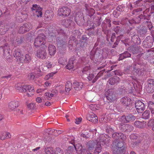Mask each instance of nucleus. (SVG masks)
<instances>
[{"label": "nucleus", "instance_id": "obj_1", "mask_svg": "<svg viewBox=\"0 0 154 154\" xmlns=\"http://www.w3.org/2000/svg\"><path fill=\"white\" fill-rule=\"evenodd\" d=\"M88 145V149H83L81 152V154H92L91 152H92L94 149H95L94 154H99L101 151L102 147L97 141H89Z\"/></svg>", "mask_w": 154, "mask_h": 154}, {"label": "nucleus", "instance_id": "obj_2", "mask_svg": "<svg viewBox=\"0 0 154 154\" xmlns=\"http://www.w3.org/2000/svg\"><path fill=\"white\" fill-rule=\"evenodd\" d=\"M113 154H119L121 152L122 153L125 149L123 141L117 140L113 142Z\"/></svg>", "mask_w": 154, "mask_h": 154}, {"label": "nucleus", "instance_id": "obj_3", "mask_svg": "<svg viewBox=\"0 0 154 154\" xmlns=\"http://www.w3.org/2000/svg\"><path fill=\"white\" fill-rule=\"evenodd\" d=\"M45 36L43 34L41 33L39 34L35 40V46L37 47L45 45Z\"/></svg>", "mask_w": 154, "mask_h": 154}, {"label": "nucleus", "instance_id": "obj_4", "mask_svg": "<svg viewBox=\"0 0 154 154\" xmlns=\"http://www.w3.org/2000/svg\"><path fill=\"white\" fill-rule=\"evenodd\" d=\"M109 140L110 137L108 135L105 134H103L100 135L99 138L97 140L93 141L94 142L97 141L98 143L101 145L100 143L102 145L107 144L109 142Z\"/></svg>", "mask_w": 154, "mask_h": 154}, {"label": "nucleus", "instance_id": "obj_5", "mask_svg": "<svg viewBox=\"0 0 154 154\" xmlns=\"http://www.w3.org/2000/svg\"><path fill=\"white\" fill-rule=\"evenodd\" d=\"M135 107L138 113H142L145 108L144 104L140 100H137L136 101Z\"/></svg>", "mask_w": 154, "mask_h": 154}, {"label": "nucleus", "instance_id": "obj_6", "mask_svg": "<svg viewBox=\"0 0 154 154\" xmlns=\"http://www.w3.org/2000/svg\"><path fill=\"white\" fill-rule=\"evenodd\" d=\"M70 12V10L68 8L65 7H63L60 8L58 11V15L60 16H68Z\"/></svg>", "mask_w": 154, "mask_h": 154}, {"label": "nucleus", "instance_id": "obj_7", "mask_svg": "<svg viewBox=\"0 0 154 154\" xmlns=\"http://www.w3.org/2000/svg\"><path fill=\"white\" fill-rule=\"evenodd\" d=\"M120 119L123 122L127 123L133 122L135 119V117L132 115H129L127 116L123 115L121 117Z\"/></svg>", "mask_w": 154, "mask_h": 154}, {"label": "nucleus", "instance_id": "obj_8", "mask_svg": "<svg viewBox=\"0 0 154 154\" xmlns=\"http://www.w3.org/2000/svg\"><path fill=\"white\" fill-rule=\"evenodd\" d=\"M32 10L33 11L34 13H35V15L38 17H41L42 14V9L37 5H33L32 7L31 8Z\"/></svg>", "mask_w": 154, "mask_h": 154}, {"label": "nucleus", "instance_id": "obj_9", "mask_svg": "<svg viewBox=\"0 0 154 154\" xmlns=\"http://www.w3.org/2000/svg\"><path fill=\"white\" fill-rule=\"evenodd\" d=\"M32 26L30 23H26L21 26L19 29L18 32L20 33H23L32 29Z\"/></svg>", "mask_w": 154, "mask_h": 154}, {"label": "nucleus", "instance_id": "obj_10", "mask_svg": "<svg viewBox=\"0 0 154 154\" xmlns=\"http://www.w3.org/2000/svg\"><path fill=\"white\" fill-rule=\"evenodd\" d=\"M154 81L152 79H150L148 81L149 84L147 87H146V90L148 93H152L154 91V85H153Z\"/></svg>", "mask_w": 154, "mask_h": 154}, {"label": "nucleus", "instance_id": "obj_11", "mask_svg": "<svg viewBox=\"0 0 154 154\" xmlns=\"http://www.w3.org/2000/svg\"><path fill=\"white\" fill-rule=\"evenodd\" d=\"M19 105V102L18 101H12L9 103L8 108L11 110L15 111Z\"/></svg>", "mask_w": 154, "mask_h": 154}, {"label": "nucleus", "instance_id": "obj_12", "mask_svg": "<svg viewBox=\"0 0 154 154\" xmlns=\"http://www.w3.org/2000/svg\"><path fill=\"white\" fill-rule=\"evenodd\" d=\"M87 119L89 121L94 123L98 122L97 118L96 115L94 113H91L88 115Z\"/></svg>", "mask_w": 154, "mask_h": 154}, {"label": "nucleus", "instance_id": "obj_13", "mask_svg": "<svg viewBox=\"0 0 154 154\" xmlns=\"http://www.w3.org/2000/svg\"><path fill=\"white\" fill-rule=\"evenodd\" d=\"M31 54H26L24 56H22L19 58V60L22 63H28L31 60Z\"/></svg>", "mask_w": 154, "mask_h": 154}, {"label": "nucleus", "instance_id": "obj_14", "mask_svg": "<svg viewBox=\"0 0 154 154\" xmlns=\"http://www.w3.org/2000/svg\"><path fill=\"white\" fill-rule=\"evenodd\" d=\"M112 137L115 139L120 140L121 139L124 140L126 139V137L121 133H115L112 134Z\"/></svg>", "mask_w": 154, "mask_h": 154}, {"label": "nucleus", "instance_id": "obj_15", "mask_svg": "<svg viewBox=\"0 0 154 154\" xmlns=\"http://www.w3.org/2000/svg\"><path fill=\"white\" fill-rule=\"evenodd\" d=\"M47 53L46 51L44 49L43 50H39L37 51L36 54V56L39 58L44 59L46 57Z\"/></svg>", "mask_w": 154, "mask_h": 154}, {"label": "nucleus", "instance_id": "obj_16", "mask_svg": "<svg viewBox=\"0 0 154 154\" xmlns=\"http://www.w3.org/2000/svg\"><path fill=\"white\" fill-rule=\"evenodd\" d=\"M76 63L75 60L73 58H71L69 61V63L66 66L67 69H71L75 67Z\"/></svg>", "mask_w": 154, "mask_h": 154}, {"label": "nucleus", "instance_id": "obj_17", "mask_svg": "<svg viewBox=\"0 0 154 154\" xmlns=\"http://www.w3.org/2000/svg\"><path fill=\"white\" fill-rule=\"evenodd\" d=\"M83 84L82 82H75L73 83V86L75 90L79 91L83 87Z\"/></svg>", "mask_w": 154, "mask_h": 154}, {"label": "nucleus", "instance_id": "obj_18", "mask_svg": "<svg viewBox=\"0 0 154 154\" xmlns=\"http://www.w3.org/2000/svg\"><path fill=\"white\" fill-rule=\"evenodd\" d=\"M121 101L124 106H128L131 103V101L129 97H123L122 98Z\"/></svg>", "mask_w": 154, "mask_h": 154}, {"label": "nucleus", "instance_id": "obj_19", "mask_svg": "<svg viewBox=\"0 0 154 154\" xmlns=\"http://www.w3.org/2000/svg\"><path fill=\"white\" fill-rule=\"evenodd\" d=\"M71 143L74 144V146L75 147V150L77 151V153L78 154H81V152L83 149H82V145L80 143H78L75 145L74 144V141H72Z\"/></svg>", "mask_w": 154, "mask_h": 154}, {"label": "nucleus", "instance_id": "obj_20", "mask_svg": "<svg viewBox=\"0 0 154 154\" xmlns=\"http://www.w3.org/2000/svg\"><path fill=\"white\" fill-rule=\"evenodd\" d=\"M15 88L20 92H23L26 91L25 85L22 86L20 83H18L15 85Z\"/></svg>", "mask_w": 154, "mask_h": 154}, {"label": "nucleus", "instance_id": "obj_21", "mask_svg": "<svg viewBox=\"0 0 154 154\" xmlns=\"http://www.w3.org/2000/svg\"><path fill=\"white\" fill-rule=\"evenodd\" d=\"M48 51L49 53L51 55H54L56 52V49L54 46L50 45L48 47Z\"/></svg>", "mask_w": 154, "mask_h": 154}, {"label": "nucleus", "instance_id": "obj_22", "mask_svg": "<svg viewBox=\"0 0 154 154\" xmlns=\"http://www.w3.org/2000/svg\"><path fill=\"white\" fill-rule=\"evenodd\" d=\"M25 88L26 89V91H28L30 93V94H29L30 96L33 95L35 90L32 86L30 85H25Z\"/></svg>", "mask_w": 154, "mask_h": 154}, {"label": "nucleus", "instance_id": "obj_23", "mask_svg": "<svg viewBox=\"0 0 154 154\" xmlns=\"http://www.w3.org/2000/svg\"><path fill=\"white\" fill-rule=\"evenodd\" d=\"M62 24L65 27H69L73 22L70 19H67L63 20L62 22Z\"/></svg>", "mask_w": 154, "mask_h": 154}, {"label": "nucleus", "instance_id": "obj_24", "mask_svg": "<svg viewBox=\"0 0 154 154\" xmlns=\"http://www.w3.org/2000/svg\"><path fill=\"white\" fill-rule=\"evenodd\" d=\"M145 125V123L144 122L136 121L134 123V126L136 127L139 128H144Z\"/></svg>", "mask_w": 154, "mask_h": 154}, {"label": "nucleus", "instance_id": "obj_25", "mask_svg": "<svg viewBox=\"0 0 154 154\" xmlns=\"http://www.w3.org/2000/svg\"><path fill=\"white\" fill-rule=\"evenodd\" d=\"M11 137V135L8 132H4L0 136V139L2 140H4Z\"/></svg>", "mask_w": 154, "mask_h": 154}, {"label": "nucleus", "instance_id": "obj_26", "mask_svg": "<svg viewBox=\"0 0 154 154\" xmlns=\"http://www.w3.org/2000/svg\"><path fill=\"white\" fill-rule=\"evenodd\" d=\"M72 87V84L71 82H67L65 86V93L67 94L70 91Z\"/></svg>", "mask_w": 154, "mask_h": 154}, {"label": "nucleus", "instance_id": "obj_27", "mask_svg": "<svg viewBox=\"0 0 154 154\" xmlns=\"http://www.w3.org/2000/svg\"><path fill=\"white\" fill-rule=\"evenodd\" d=\"M131 54L128 52H125L123 54H122L120 55V57L119 58V60H123L125 58L128 57H130L131 56Z\"/></svg>", "mask_w": 154, "mask_h": 154}, {"label": "nucleus", "instance_id": "obj_28", "mask_svg": "<svg viewBox=\"0 0 154 154\" xmlns=\"http://www.w3.org/2000/svg\"><path fill=\"white\" fill-rule=\"evenodd\" d=\"M148 107L152 114H154V103L152 101H149L148 103Z\"/></svg>", "mask_w": 154, "mask_h": 154}, {"label": "nucleus", "instance_id": "obj_29", "mask_svg": "<svg viewBox=\"0 0 154 154\" xmlns=\"http://www.w3.org/2000/svg\"><path fill=\"white\" fill-rule=\"evenodd\" d=\"M119 79L118 77H116V78H111L109 79L108 82L111 85H114L116 83H117L119 81Z\"/></svg>", "mask_w": 154, "mask_h": 154}, {"label": "nucleus", "instance_id": "obj_30", "mask_svg": "<svg viewBox=\"0 0 154 154\" xmlns=\"http://www.w3.org/2000/svg\"><path fill=\"white\" fill-rule=\"evenodd\" d=\"M16 15L18 17H20V18L23 20H25L27 17V14H26L25 12H24V13H22V12L18 13L17 14H16Z\"/></svg>", "mask_w": 154, "mask_h": 154}, {"label": "nucleus", "instance_id": "obj_31", "mask_svg": "<svg viewBox=\"0 0 154 154\" xmlns=\"http://www.w3.org/2000/svg\"><path fill=\"white\" fill-rule=\"evenodd\" d=\"M45 151L46 154H54V149L52 147H46Z\"/></svg>", "mask_w": 154, "mask_h": 154}, {"label": "nucleus", "instance_id": "obj_32", "mask_svg": "<svg viewBox=\"0 0 154 154\" xmlns=\"http://www.w3.org/2000/svg\"><path fill=\"white\" fill-rule=\"evenodd\" d=\"M57 93V90L56 89H54L51 91V93L49 92L45 93V96H56Z\"/></svg>", "mask_w": 154, "mask_h": 154}, {"label": "nucleus", "instance_id": "obj_33", "mask_svg": "<svg viewBox=\"0 0 154 154\" xmlns=\"http://www.w3.org/2000/svg\"><path fill=\"white\" fill-rule=\"evenodd\" d=\"M150 116V112L148 110H146L142 115V118L146 119H149Z\"/></svg>", "mask_w": 154, "mask_h": 154}, {"label": "nucleus", "instance_id": "obj_34", "mask_svg": "<svg viewBox=\"0 0 154 154\" xmlns=\"http://www.w3.org/2000/svg\"><path fill=\"white\" fill-rule=\"evenodd\" d=\"M91 70V69L90 66L89 64H87L86 66H85L83 69L82 72L85 73H90Z\"/></svg>", "mask_w": 154, "mask_h": 154}, {"label": "nucleus", "instance_id": "obj_35", "mask_svg": "<svg viewBox=\"0 0 154 154\" xmlns=\"http://www.w3.org/2000/svg\"><path fill=\"white\" fill-rule=\"evenodd\" d=\"M124 129H126V131L128 132H130L133 130L134 127L133 126L127 124H124Z\"/></svg>", "mask_w": 154, "mask_h": 154}, {"label": "nucleus", "instance_id": "obj_36", "mask_svg": "<svg viewBox=\"0 0 154 154\" xmlns=\"http://www.w3.org/2000/svg\"><path fill=\"white\" fill-rule=\"evenodd\" d=\"M113 90L112 89H108L107 91L105 90V96H111L113 94Z\"/></svg>", "mask_w": 154, "mask_h": 154}, {"label": "nucleus", "instance_id": "obj_37", "mask_svg": "<svg viewBox=\"0 0 154 154\" xmlns=\"http://www.w3.org/2000/svg\"><path fill=\"white\" fill-rule=\"evenodd\" d=\"M82 14L80 12L77 13L75 18V21L77 22V20H78L79 19H82Z\"/></svg>", "mask_w": 154, "mask_h": 154}, {"label": "nucleus", "instance_id": "obj_38", "mask_svg": "<svg viewBox=\"0 0 154 154\" xmlns=\"http://www.w3.org/2000/svg\"><path fill=\"white\" fill-rule=\"evenodd\" d=\"M14 55L15 57H16L18 60V59H19L20 58L22 57L21 55L19 50H17L15 51L14 53Z\"/></svg>", "mask_w": 154, "mask_h": 154}, {"label": "nucleus", "instance_id": "obj_39", "mask_svg": "<svg viewBox=\"0 0 154 154\" xmlns=\"http://www.w3.org/2000/svg\"><path fill=\"white\" fill-rule=\"evenodd\" d=\"M55 154H63V152L61 149L57 148L55 150Z\"/></svg>", "mask_w": 154, "mask_h": 154}, {"label": "nucleus", "instance_id": "obj_40", "mask_svg": "<svg viewBox=\"0 0 154 154\" xmlns=\"http://www.w3.org/2000/svg\"><path fill=\"white\" fill-rule=\"evenodd\" d=\"M28 108L30 109H33L35 108V104L33 103H30L27 105Z\"/></svg>", "mask_w": 154, "mask_h": 154}, {"label": "nucleus", "instance_id": "obj_41", "mask_svg": "<svg viewBox=\"0 0 154 154\" xmlns=\"http://www.w3.org/2000/svg\"><path fill=\"white\" fill-rule=\"evenodd\" d=\"M76 39L74 37H72L70 38V39L69 41V45L71 46L73 42H76Z\"/></svg>", "mask_w": 154, "mask_h": 154}, {"label": "nucleus", "instance_id": "obj_42", "mask_svg": "<svg viewBox=\"0 0 154 154\" xmlns=\"http://www.w3.org/2000/svg\"><path fill=\"white\" fill-rule=\"evenodd\" d=\"M154 125V119H151L149 121L148 124L149 127H152Z\"/></svg>", "mask_w": 154, "mask_h": 154}, {"label": "nucleus", "instance_id": "obj_43", "mask_svg": "<svg viewBox=\"0 0 154 154\" xmlns=\"http://www.w3.org/2000/svg\"><path fill=\"white\" fill-rule=\"evenodd\" d=\"M108 101V102H112L114 100V97H104Z\"/></svg>", "mask_w": 154, "mask_h": 154}, {"label": "nucleus", "instance_id": "obj_44", "mask_svg": "<svg viewBox=\"0 0 154 154\" xmlns=\"http://www.w3.org/2000/svg\"><path fill=\"white\" fill-rule=\"evenodd\" d=\"M6 48H7V46L6 45V46H5L3 48V50H4V55L5 54L6 55H9V52L8 50V49L7 48V51L6 50Z\"/></svg>", "mask_w": 154, "mask_h": 154}, {"label": "nucleus", "instance_id": "obj_45", "mask_svg": "<svg viewBox=\"0 0 154 154\" xmlns=\"http://www.w3.org/2000/svg\"><path fill=\"white\" fill-rule=\"evenodd\" d=\"M2 27H3L2 26V27L0 26V34H2L6 32V31L7 30V29H5L2 28Z\"/></svg>", "mask_w": 154, "mask_h": 154}, {"label": "nucleus", "instance_id": "obj_46", "mask_svg": "<svg viewBox=\"0 0 154 154\" xmlns=\"http://www.w3.org/2000/svg\"><path fill=\"white\" fill-rule=\"evenodd\" d=\"M52 64L51 63L49 62H47L46 63V66L48 68H50L52 67Z\"/></svg>", "mask_w": 154, "mask_h": 154}, {"label": "nucleus", "instance_id": "obj_47", "mask_svg": "<svg viewBox=\"0 0 154 154\" xmlns=\"http://www.w3.org/2000/svg\"><path fill=\"white\" fill-rule=\"evenodd\" d=\"M94 75L92 74H89V76L88 77V79L90 81L91 80L94 78Z\"/></svg>", "mask_w": 154, "mask_h": 154}, {"label": "nucleus", "instance_id": "obj_48", "mask_svg": "<svg viewBox=\"0 0 154 154\" xmlns=\"http://www.w3.org/2000/svg\"><path fill=\"white\" fill-rule=\"evenodd\" d=\"M130 138L132 140L136 139L137 138V136L134 134H131L130 136Z\"/></svg>", "mask_w": 154, "mask_h": 154}, {"label": "nucleus", "instance_id": "obj_49", "mask_svg": "<svg viewBox=\"0 0 154 154\" xmlns=\"http://www.w3.org/2000/svg\"><path fill=\"white\" fill-rule=\"evenodd\" d=\"M139 69H134V70L135 71L133 73V74L134 75L137 76V75H139V72L140 70Z\"/></svg>", "mask_w": 154, "mask_h": 154}, {"label": "nucleus", "instance_id": "obj_50", "mask_svg": "<svg viewBox=\"0 0 154 154\" xmlns=\"http://www.w3.org/2000/svg\"><path fill=\"white\" fill-rule=\"evenodd\" d=\"M82 120V118H79L75 119V122L76 124H79L81 122Z\"/></svg>", "mask_w": 154, "mask_h": 154}, {"label": "nucleus", "instance_id": "obj_51", "mask_svg": "<svg viewBox=\"0 0 154 154\" xmlns=\"http://www.w3.org/2000/svg\"><path fill=\"white\" fill-rule=\"evenodd\" d=\"M73 148L72 147H69L68 148V152L69 154H71L73 151Z\"/></svg>", "mask_w": 154, "mask_h": 154}, {"label": "nucleus", "instance_id": "obj_52", "mask_svg": "<svg viewBox=\"0 0 154 154\" xmlns=\"http://www.w3.org/2000/svg\"><path fill=\"white\" fill-rule=\"evenodd\" d=\"M96 105H93L92 104L90 106L89 108L91 110H94L96 109Z\"/></svg>", "mask_w": 154, "mask_h": 154}, {"label": "nucleus", "instance_id": "obj_53", "mask_svg": "<svg viewBox=\"0 0 154 154\" xmlns=\"http://www.w3.org/2000/svg\"><path fill=\"white\" fill-rule=\"evenodd\" d=\"M87 135V133H82L81 134V136L84 138H87L88 137Z\"/></svg>", "mask_w": 154, "mask_h": 154}, {"label": "nucleus", "instance_id": "obj_54", "mask_svg": "<svg viewBox=\"0 0 154 154\" xmlns=\"http://www.w3.org/2000/svg\"><path fill=\"white\" fill-rule=\"evenodd\" d=\"M148 27L149 29L150 30L152 27V25L151 23L150 22H148Z\"/></svg>", "mask_w": 154, "mask_h": 154}, {"label": "nucleus", "instance_id": "obj_55", "mask_svg": "<svg viewBox=\"0 0 154 154\" xmlns=\"http://www.w3.org/2000/svg\"><path fill=\"white\" fill-rule=\"evenodd\" d=\"M36 101L39 103H41L42 101V99L40 97H38L36 99Z\"/></svg>", "mask_w": 154, "mask_h": 154}, {"label": "nucleus", "instance_id": "obj_56", "mask_svg": "<svg viewBox=\"0 0 154 154\" xmlns=\"http://www.w3.org/2000/svg\"><path fill=\"white\" fill-rule=\"evenodd\" d=\"M115 37V33H113L112 34V35L111 36V38L110 39L111 41L112 42H114V39Z\"/></svg>", "mask_w": 154, "mask_h": 154}, {"label": "nucleus", "instance_id": "obj_57", "mask_svg": "<svg viewBox=\"0 0 154 154\" xmlns=\"http://www.w3.org/2000/svg\"><path fill=\"white\" fill-rule=\"evenodd\" d=\"M56 72H52L51 73L48 74L49 75L51 78L56 73Z\"/></svg>", "mask_w": 154, "mask_h": 154}, {"label": "nucleus", "instance_id": "obj_58", "mask_svg": "<svg viewBox=\"0 0 154 154\" xmlns=\"http://www.w3.org/2000/svg\"><path fill=\"white\" fill-rule=\"evenodd\" d=\"M30 78L32 79H34L35 77H37L33 73H31L30 75Z\"/></svg>", "mask_w": 154, "mask_h": 154}, {"label": "nucleus", "instance_id": "obj_59", "mask_svg": "<svg viewBox=\"0 0 154 154\" xmlns=\"http://www.w3.org/2000/svg\"><path fill=\"white\" fill-rule=\"evenodd\" d=\"M50 78H51V77L48 74L45 76L44 79L45 80H47Z\"/></svg>", "mask_w": 154, "mask_h": 154}, {"label": "nucleus", "instance_id": "obj_60", "mask_svg": "<svg viewBox=\"0 0 154 154\" xmlns=\"http://www.w3.org/2000/svg\"><path fill=\"white\" fill-rule=\"evenodd\" d=\"M44 89H38L37 90V93H39L40 92H41L42 91H44Z\"/></svg>", "mask_w": 154, "mask_h": 154}, {"label": "nucleus", "instance_id": "obj_61", "mask_svg": "<svg viewBox=\"0 0 154 154\" xmlns=\"http://www.w3.org/2000/svg\"><path fill=\"white\" fill-rule=\"evenodd\" d=\"M45 105L47 106H49L51 105V103L48 101L45 102Z\"/></svg>", "mask_w": 154, "mask_h": 154}, {"label": "nucleus", "instance_id": "obj_62", "mask_svg": "<svg viewBox=\"0 0 154 154\" xmlns=\"http://www.w3.org/2000/svg\"><path fill=\"white\" fill-rule=\"evenodd\" d=\"M45 86L47 87L50 86V85H51L50 83L48 81H47L45 82Z\"/></svg>", "mask_w": 154, "mask_h": 154}, {"label": "nucleus", "instance_id": "obj_63", "mask_svg": "<svg viewBox=\"0 0 154 154\" xmlns=\"http://www.w3.org/2000/svg\"><path fill=\"white\" fill-rule=\"evenodd\" d=\"M30 1V0H21V2L25 4H26Z\"/></svg>", "mask_w": 154, "mask_h": 154}, {"label": "nucleus", "instance_id": "obj_64", "mask_svg": "<svg viewBox=\"0 0 154 154\" xmlns=\"http://www.w3.org/2000/svg\"><path fill=\"white\" fill-rule=\"evenodd\" d=\"M59 87L60 89V91H61V93H62V90L63 89V90L64 89V87H62V86H59Z\"/></svg>", "mask_w": 154, "mask_h": 154}]
</instances>
